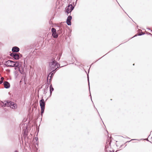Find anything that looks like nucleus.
<instances>
[{"mask_svg": "<svg viewBox=\"0 0 152 152\" xmlns=\"http://www.w3.org/2000/svg\"><path fill=\"white\" fill-rule=\"evenodd\" d=\"M74 7L72 6V5L70 4L66 9V12L67 13H69L73 10Z\"/></svg>", "mask_w": 152, "mask_h": 152, "instance_id": "nucleus-5", "label": "nucleus"}, {"mask_svg": "<svg viewBox=\"0 0 152 152\" xmlns=\"http://www.w3.org/2000/svg\"><path fill=\"white\" fill-rule=\"evenodd\" d=\"M10 56L12 57H13L14 58L15 60L19 59L20 57V55H19L17 53H12L10 54Z\"/></svg>", "mask_w": 152, "mask_h": 152, "instance_id": "nucleus-6", "label": "nucleus"}, {"mask_svg": "<svg viewBox=\"0 0 152 152\" xmlns=\"http://www.w3.org/2000/svg\"><path fill=\"white\" fill-rule=\"evenodd\" d=\"M15 67H19L21 66V63L20 62L18 61H16L15 62Z\"/></svg>", "mask_w": 152, "mask_h": 152, "instance_id": "nucleus-10", "label": "nucleus"}, {"mask_svg": "<svg viewBox=\"0 0 152 152\" xmlns=\"http://www.w3.org/2000/svg\"><path fill=\"white\" fill-rule=\"evenodd\" d=\"M139 35H141V34H139Z\"/></svg>", "mask_w": 152, "mask_h": 152, "instance_id": "nucleus-24", "label": "nucleus"}, {"mask_svg": "<svg viewBox=\"0 0 152 152\" xmlns=\"http://www.w3.org/2000/svg\"><path fill=\"white\" fill-rule=\"evenodd\" d=\"M19 50V49L17 47H13L12 49V51L13 52H17Z\"/></svg>", "mask_w": 152, "mask_h": 152, "instance_id": "nucleus-9", "label": "nucleus"}, {"mask_svg": "<svg viewBox=\"0 0 152 152\" xmlns=\"http://www.w3.org/2000/svg\"><path fill=\"white\" fill-rule=\"evenodd\" d=\"M149 34H150L151 36H152V34H151V33H149Z\"/></svg>", "mask_w": 152, "mask_h": 152, "instance_id": "nucleus-17", "label": "nucleus"}, {"mask_svg": "<svg viewBox=\"0 0 152 152\" xmlns=\"http://www.w3.org/2000/svg\"><path fill=\"white\" fill-rule=\"evenodd\" d=\"M60 56H61V55H60Z\"/></svg>", "mask_w": 152, "mask_h": 152, "instance_id": "nucleus-23", "label": "nucleus"}, {"mask_svg": "<svg viewBox=\"0 0 152 152\" xmlns=\"http://www.w3.org/2000/svg\"><path fill=\"white\" fill-rule=\"evenodd\" d=\"M4 80V78L3 77L1 78V80L2 81H3V80Z\"/></svg>", "mask_w": 152, "mask_h": 152, "instance_id": "nucleus-15", "label": "nucleus"}, {"mask_svg": "<svg viewBox=\"0 0 152 152\" xmlns=\"http://www.w3.org/2000/svg\"><path fill=\"white\" fill-rule=\"evenodd\" d=\"M39 103L41 110V113L42 115L44 112L45 107V103L44 100L42 99L40 100L39 102Z\"/></svg>", "mask_w": 152, "mask_h": 152, "instance_id": "nucleus-3", "label": "nucleus"}, {"mask_svg": "<svg viewBox=\"0 0 152 152\" xmlns=\"http://www.w3.org/2000/svg\"><path fill=\"white\" fill-rule=\"evenodd\" d=\"M52 35L54 38H56L58 37V35L56 32L53 33Z\"/></svg>", "mask_w": 152, "mask_h": 152, "instance_id": "nucleus-11", "label": "nucleus"}, {"mask_svg": "<svg viewBox=\"0 0 152 152\" xmlns=\"http://www.w3.org/2000/svg\"><path fill=\"white\" fill-rule=\"evenodd\" d=\"M53 74V73H52L51 74V75H52Z\"/></svg>", "mask_w": 152, "mask_h": 152, "instance_id": "nucleus-21", "label": "nucleus"}, {"mask_svg": "<svg viewBox=\"0 0 152 152\" xmlns=\"http://www.w3.org/2000/svg\"><path fill=\"white\" fill-rule=\"evenodd\" d=\"M14 152H18V151H15Z\"/></svg>", "mask_w": 152, "mask_h": 152, "instance_id": "nucleus-18", "label": "nucleus"}, {"mask_svg": "<svg viewBox=\"0 0 152 152\" xmlns=\"http://www.w3.org/2000/svg\"><path fill=\"white\" fill-rule=\"evenodd\" d=\"M60 66V65L55 60H52L50 62V68L51 70H53L55 69H56Z\"/></svg>", "mask_w": 152, "mask_h": 152, "instance_id": "nucleus-2", "label": "nucleus"}, {"mask_svg": "<svg viewBox=\"0 0 152 152\" xmlns=\"http://www.w3.org/2000/svg\"><path fill=\"white\" fill-rule=\"evenodd\" d=\"M135 140V139H132L131 140Z\"/></svg>", "mask_w": 152, "mask_h": 152, "instance_id": "nucleus-20", "label": "nucleus"}, {"mask_svg": "<svg viewBox=\"0 0 152 152\" xmlns=\"http://www.w3.org/2000/svg\"><path fill=\"white\" fill-rule=\"evenodd\" d=\"M2 83V81H0V84Z\"/></svg>", "mask_w": 152, "mask_h": 152, "instance_id": "nucleus-16", "label": "nucleus"}, {"mask_svg": "<svg viewBox=\"0 0 152 152\" xmlns=\"http://www.w3.org/2000/svg\"><path fill=\"white\" fill-rule=\"evenodd\" d=\"M72 19V17L71 16H69L67 19L66 23L68 25H71V20Z\"/></svg>", "mask_w": 152, "mask_h": 152, "instance_id": "nucleus-7", "label": "nucleus"}, {"mask_svg": "<svg viewBox=\"0 0 152 152\" xmlns=\"http://www.w3.org/2000/svg\"><path fill=\"white\" fill-rule=\"evenodd\" d=\"M15 64V62L10 60H8L5 62V65L8 66L14 67Z\"/></svg>", "mask_w": 152, "mask_h": 152, "instance_id": "nucleus-4", "label": "nucleus"}, {"mask_svg": "<svg viewBox=\"0 0 152 152\" xmlns=\"http://www.w3.org/2000/svg\"><path fill=\"white\" fill-rule=\"evenodd\" d=\"M4 87L5 88H8L10 87V83L7 81H5L4 83Z\"/></svg>", "mask_w": 152, "mask_h": 152, "instance_id": "nucleus-8", "label": "nucleus"}, {"mask_svg": "<svg viewBox=\"0 0 152 152\" xmlns=\"http://www.w3.org/2000/svg\"><path fill=\"white\" fill-rule=\"evenodd\" d=\"M0 104L2 107H10L13 109H15L17 107L15 103L10 101H5L4 102H1Z\"/></svg>", "mask_w": 152, "mask_h": 152, "instance_id": "nucleus-1", "label": "nucleus"}, {"mask_svg": "<svg viewBox=\"0 0 152 152\" xmlns=\"http://www.w3.org/2000/svg\"><path fill=\"white\" fill-rule=\"evenodd\" d=\"M88 85H89V83H88Z\"/></svg>", "mask_w": 152, "mask_h": 152, "instance_id": "nucleus-22", "label": "nucleus"}, {"mask_svg": "<svg viewBox=\"0 0 152 152\" xmlns=\"http://www.w3.org/2000/svg\"><path fill=\"white\" fill-rule=\"evenodd\" d=\"M88 80L89 81L88 76Z\"/></svg>", "mask_w": 152, "mask_h": 152, "instance_id": "nucleus-19", "label": "nucleus"}, {"mask_svg": "<svg viewBox=\"0 0 152 152\" xmlns=\"http://www.w3.org/2000/svg\"><path fill=\"white\" fill-rule=\"evenodd\" d=\"M50 93L51 94L52 93V92L54 90V89L53 88L52 86L51 85H50Z\"/></svg>", "mask_w": 152, "mask_h": 152, "instance_id": "nucleus-12", "label": "nucleus"}, {"mask_svg": "<svg viewBox=\"0 0 152 152\" xmlns=\"http://www.w3.org/2000/svg\"><path fill=\"white\" fill-rule=\"evenodd\" d=\"M109 146H110V145H107V146H105V151H107V148H109Z\"/></svg>", "mask_w": 152, "mask_h": 152, "instance_id": "nucleus-14", "label": "nucleus"}, {"mask_svg": "<svg viewBox=\"0 0 152 152\" xmlns=\"http://www.w3.org/2000/svg\"><path fill=\"white\" fill-rule=\"evenodd\" d=\"M110 152H112L110 151Z\"/></svg>", "mask_w": 152, "mask_h": 152, "instance_id": "nucleus-25", "label": "nucleus"}, {"mask_svg": "<svg viewBox=\"0 0 152 152\" xmlns=\"http://www.w3.org/2000/svg\"><path fill=\"white\" fill-rule=\"evenodd\" d=\"M51 31L53 33L56 32V30L54 28H52L51 29Z\"/></svg>", "mask_w": 152, "mask_h": 152, "instance_id": "nucleus-13", "label": "nucleus"}]
</instances>
